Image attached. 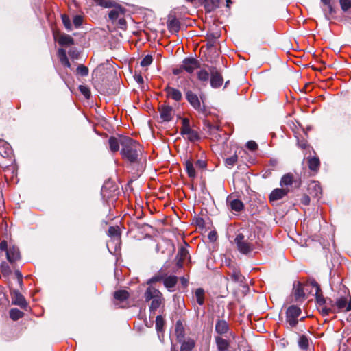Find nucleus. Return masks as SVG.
<instances>
[{
  "label": "nucleus",
  "mask_w": 351,
  "mask_h": 351,
  "mask_svg": "<svg viewBox=\"0 0 351 351\" xmlns=\"http://www.w3.org/2000/svg\"><path fill=\"white\" fill-rule=\"evenodd\" d=\"M288 192L289 190L286 189H276L269 195V200L273 202L281 199L287 195Z\"/></svg>",
  "instance_id": "obj_19"
},
{
  "label": "nucleus",
  "mask_w": 351,
  "mask_h": 351,
  "mask_svg": "<svg viewBox=\"0 0 351 351\" xmlns=\"http://www.w3.org/2000/svg\"><path fill=\"white\" fill-rule=\"evenodd\" d=\"M234 241L237 244L238 250L243 254H247L250 253L254 249L253 244L249 242L247 240H245L244 236L242 234H239L237 235Z\"/></svg>",
  "instance_id": "obj_3"
},
{
  "label": "nucleus",
  "mask_w": 351,
  "mask_h": 351,
  "mask_svg": "<svg viewBox=\"0 0 351 351\" xmlns=\"http://www.w3.org/2000/svg\"><path fill=\"white\" fill-rule=\"evenodd\" d=\"M195 347V341L192 339H188L186 341H182L180 351H191Z\"/></svg>",
  "instance_id": "obj_28"
},
{
  "label": "nucleus",
  "mask_w": 351,
  "mask_h": 351,
  "mask_svg": "<svg viewBox=\"0 0 351 351\" xmlns=\"http://www.w3.org/2000/svg\"><path fill=\"white\" fill-rule=\"evenodd\" d=\"M311 285L315 291L316 301L319 305H324L325 303V299L323 295L320 293L321 289L319 285L315 280L311 282Z\"/></svg>",
  "instance_id": "obj_21"
},
{
  "label": "nucleus",
  "mask_w": 351,
  "mask_h": 351,
  "mask_svg": "<svg viewBox=\"0 0 351 351\" xmlns=\"http://www.w3.org/2000/svg\"><path fill=\"white\" fill-rule=\"evenodd\" d=\"M186 99L188 101V102L191 105V106L198 110V111H202V109L201 108V103L199 99L198 96L193 93L191 90H186Z\"/></svg>",
  "instance_id": "obj_9"
},
{
  "label": "nucleus",
  "mask_w": 351,
  "mask_h": 351,
  "mask_svg": "<svg viewBox=\"0 0 351 351\" xmlns=\"http://www.w3.org/2000/svg\"><path fill=\"white\" fill-rule=\"evenodd\" d=\"M160 112V118L162 121H170L174 115L173 108L168 105H161L158 108Z\"/></svg>",
  "instance_id": "obj_8"
},
{
  "label": "nucleus",
  "mask_w": 351,
  "mask_h": 351,
  "mask_svg": "<svg viewBox=\"0 0 351 351\" xmlns=\"http://www.w3.org/2000/svg\"><path fill=\"white\" fill-rule=\"evenodd\" d=\"M73 21L75 27H78L82 24L83 18L80 15H76L74 16Z\"/></svg>",
  "instance_id": "obj_51"
},
{
  "label": "nucleus",
  "mask_w": 351,
  "mask_h": 351,
  "mask_svg": "<svg viewBox=\"0 0 351 351\" xmlns=\"http://www.w3.org/2000/svg\"><path fill=\"white\" fill-rule=\"evenodd\" d=\"M229 326L225 320H217L215 324V331L219 335H223L228 332Z\"/></svg>",
  "instance_id": "obj_23"
},
{
  "label": "nucleus",
  "mask_w": 351,
  "mask_h": 351,
  "mask_svg": "<svg viewBox=\"0 0 351 351\" xmlns=\"http://www.w3.org/2000/svg\"><path fill=\"white\" fill-rule=\"evenodd\" d=\"M199 68L200 62L195 58L188 57L182 60V69L189 74L193 73L196 69Z\"/></svg>",
  "instance_id": "obj_6"
},
{
  "label": "nucleus",
  "mask_w": 351,
  "mask_h": 351,
  "mask_svg": "<svg viewBox=\"0 0 351 351\" xmlns=\"http://www.w3.org/2000/svg\"><path fill=\"white\" fill-rule=\"evenodd\" d=\"M271 163L272 165L275 166L277 163V161L276 160H271Z\"/></svg>",
  "instance_id": "obj_64"
},
{
  "label": "nucleus",
  "mask_w": 351,
  "mask_h": 351,
  "mask_svg": "<svg viewBox=\"0 0 351 351\" xmlns=\"http://www.w3.org/2000/svg\"><path fill=\"white\" fill-rule=\"evenodd\" d=\"M177 282H178V278L175 276H167L164 279V281H163L164 285L168 289L174 287L175 285H176Z\"/></svg>",
  "instance_id": "obj_30"
},
{
  "label": "nucleus",
  "mask_w": 351,
  "mask_h": 351,
  "mask_svg": "<svg viewBox=\"0 0 351 351\" xmlns=\"http://www.w3.org/2000/svg\"><path fill=\"white\" fill-rule=\"evenodd\" d=\"M293 183V175L291 173H287L282 176L280 180V186H291Z\"/></svg>",
  "instance_id": "obj_33"
},
{
  "label": "nucleus",
  "mask_w": 351,
  "mask_h": 351,
  "mask_svg": "<svg viewBox=\"0 0 351 351\" xmlns=\"http://www.w3.org/2000/svg\"><path fill=\"white\" fill-rule=\"evenodd\" d=\"M301 313V309L295 305H292L288 308L286 312L287 322L289 324L293 327L298 324V317Z\"/></svg>",
  "instance_id": "obj_4"
},
{
  "label": "nucleus",
  "mask_w": 351,
  "mask_h": 351,
  "mask_svg": "<svg viewBox=\"0 0 351 351\" xmlns=\"http://www.w3.org/2000/svg\"><path fill=\"white\" fill-rule=\"evenodd\" d=\"M163 278L162 276L161 275H156L154 277H152V278H150L148 281V283H154V282H159Z\"/></svg>",
  "instance_id": "obj_55"
},
{
  "label": "nucleus",
  "mask_w": 351,
  "mask_h": 351,
  "mask_svg": "<svg viewBox=\"0 0 351 351\" xmlns=\"http://www.w3.org/2000/svg\"><path fill=\"white\" fill-rule=\"evenodd\" d=\"M58 56L60 59V61L64 66H65L68 68L71 67V64H70V62L68 60V58L66 56V51L64 49H58Z\"/></svg>",
  "instance_id": "obj_25"
},
{
  "label": "nucleus",
  "mask_w": 351,
  "mask_h": 351,
  "mask_svg": "<svg viewBox=\"0 0 351 351\" xmlns=\"http://www.w3.org/2000/svg\"><path fill=\"white\" fill-rule=\"evenodd\" d=\"M298 346L301 349L306 350L308 348L309 346V341L308 338L302 335L299 337L298 339Z\"/></svg>",
  "instance_id": "obj_37"
},
{
  "label": "nucleus",
  "mask_w": 351,
  "mask_h": 351,
  "mask_svg": "<svg viewBox=\"0 0 351 351\" xmlns=\"http://www.w3.org/2000/svg\"><path fill=\"white\" fill-rule=\"evenodd\" d=\"M167 25L168 29L171 33H177L180 30V23L178 19L172 14L168 16Z\"/></svg>",
  "instance_id": "obj_10"
},
{
  "label": "nucleus",
  "mask_w": 351,
  "mask_h": 351,
  "mask_svg": "<svg viewBox=\"0 0 351 351\" xmlns=\"http://www.w3.org/2000/svg\"><path fill=\"white\" fill-rule=\"evenodd\" d=\"M184 71V69H182V63L178 66V67L173 69V73L175 75H178L181 74Z\"/></svg>",
  "instance_id": "obj_53"
},
{
  "label": "nucleus",
  "mask_w": 351,
  "mask_h": 351,
  "mask_svg": "<svg viewBox=\"0 0 351 351\" xmlns=\"http://www.w3.org/2000/svg\"><path fill=\"white\" fill-rule=\"evenodd\" d=\"M325 7L322 8L323 13L324 15L325 19L327 21H329L330 19V16L333 14L334 10L330 4L328 3V5H324Z\"/></svg>",
  "instance_id": "obj_39"
},
{
  "label": "nucleus",
  "mask_w": 351,
  "mask_h": 351,
  "mask_svg": "<svg viewBox=\"0 0 351 351\" xmlns=\"http://www.w3.org/2000/svg\"><path fill=\"white\" fill-rule=\"evenodd\" d=\"M208 237H209V239H210V240H212V241H214V240H215V239H216V234H215L214 232H210L209 233Z\"/></svg>",
  "instance_id": "obj_61"
},
{
  "label": "nucleus",
  "mask_w": 351,
  "mask_h": 351,
  "mask_svg": "<svg viewBox=\"0 0 351 351\" xmlns=\"http://www.w3.org/2000/svg\"><path fill=\"white\" fill-rule=\"evenodd\" d=\"M0 250L1 251H5L7 252L8 249V243L5 241H3L0 243Z\"/></svg>",
  "instance_id": "obj_59"
},
{
  "label": "nucleus",
  "mask_w": 351,
  "mask_h": 351,
  "mask_svg": "<svg viewBox=\"0 0 351 351\" xmlns=\"http://www.w3.org/2000/svg\"><path fill=\"white\" fill-rule=\"evenodd\" d=\"M112 10L108 13L109 19L112 23H115L117 19L121 16H125L126 9L121 5L113 1V5L111 6Z\"/></svg>",
  "instance_id": "obj_5"
},
{
  "label": "nucleus",
  "mask_w": 351,
  "mask_h": 351,
  "mask_svg": "<svg viewBox=\"0 0 351 351\" xmlns=\"http://www.w3.org/2000/svg\"><path fill=\"white\" fill-rule=\"evenodd\" d=\"M230 208L232 210L239 212L243 208V204L239 199H233L230 203Z\"/></svg>",
  "instance_id": "obj_34"
},
{
  "label": "nucleus",
  "mask_w": 351,
  "mask_h": 351,
  "mask_svg": "<svg viewBox=\"0 0 351 351\" xmlns=\"http://www.w3.org/2000/svg\"><path fill=\"white\" fill-rule=\"evenodd\" d=\"M238 156L236 154H233L225 160V165L228 168H232L237 162Z\"/></svg>",
  "instance_id": "obj_40"
},
{
  "label": "nucleus",
  "mask_w": 351,
  "mask_h": 351,
  "mask_svg": "<svg viewBox=\"0 0 351 351\" xmlns=\"http://www.w3.org/2000/svg\"><path fill=\"white\" fill-rule=\"evenodd\" d=\"M80 93L86 98L89 99L90 97V91L88 87L83 85L79 86Z\"/></svg>",
  "instance_id": "obj_48"
},
{
  "label": "nucleus",
  "mask_w": 351,
  "mask_h": 351,
  "mask_svg": "<svg viewBox=\"0 0 351 351\" xmlns=\"http://www.w3.org/2000/svg\"><path fill=\"white\" fill-rule=\"evenodd\" d=\"M134 80H136V82L139 84H141L143 83V77L139 75V74H135L134 76Z\"/></svg>",
  "instance_id": "obj_58"
},
{
  "label": "nucleus",
  "mask_w": 351,
  "mask_h": 351,
  "mask_svg": "<svg viewBox=\"0 0 351 351\" xmlns=\"http://www.w3.org/2000/svg\"><path fill=\"white\" fill-rule=\"evenodd\" d=\"M196 166H197L198 167H199L201 169H204V168H205L206 167V163L204 160H198L196 162Z\"/></svg>",
  "instance_id": "obj_60"
},
{
  "label": "nucleus",
  "mask_w": 351,
  "mask_h": 351,
  "mask_svg": "<svg viewBox=\"0 0 351 351\" xmlns=\"http://www.w3.org/2000/svg\"><path fill=\"white\" fill-rule=\"evenodd\" d=\"M340 5L342 10L346 11L351 8V0H340Z\"/></svg>",
  "instance_id": "obj_49"
},
{
  "label": "nucleus",
  "mask_w": 351,
  "mask_h": 351,
  "mask_svg": "<svg viewBox=\"0 0 351 351\" xmlns=\"http://www.w3.org/2000/svg\"><path fill=\"white\" fill-rule=\"evenodd\" d=\"M189 258V253L186 247L184 246H181L178 252L176 259L177 261V266L178 267H182L183 262Z\"/></svg>",
  "instance_id": "obj_15"
},
{
  "label": "nucleus",
  "mask_w": 351,
  "mask_h": 351,
  "mask_svg": "<svg viewBox=\"0 0 351 351\" xmlns=\"http://www.w3.org/2000/svg\"><path fill=\"white\" fill-rule=\"evenodd\" d=\"M152 56L151 55H147L142 59L141 66L143 67H147L152 64Z\"/></svg>",
  "instance_id": "obj_45"
},
{
  "label": "nucleus",
  "mask_w": 351,
  "mask_h": 351,
  "mask_svg": "<svg viewBox=\"0 0 351 351\" xmlns=\"http://www.w3.org/2000/svg\"><path fill=\"white\" fill-rule=\"evenodd\" d=\"M114 299L123 302L129 298V293L125 290H118L114 293Z\"/></svg>",
  "instance_id": "obj_29"
},
{
  "label": "nucleus",
  "mask_w": 351,
  "mask_h": 351,
  "mask_svg": "<svg viewBox=\"0 0 351 351\" xmlns=\"http://www.w3.org/2000/svg\"><path fill=\"white\" fill-rule=\"evenodd\" d=\"M319 167V160L317 158L313 157L308 159V167L312 171H316Z\"/></svg>",
  "instance_id": "obj_38"
},
{
  "label": "nucleus",
  "mask_w": 351,
  "mask_h": 351,
  "mask_svg": "<svg viewBox=\"0 0 351 351\" xmlns=\"http://www.w3.org/2000/svg\"><path fill=\"white\" fill-rule=\"evenodd\" d=\"M14 274L17 278L19 285L21 286L23 284V276L19 270H16Z\"/></svg>",
  "instance_id": "obj_56"
},
{
  "label": "nucleus",
  "mask_w": 351,
  "mask_h": 351,
  "mask_svg": "<svg viewBox=\"0 0 351 351\" xmlns=\"http://www.w3.org/2000/svg\"><path fill=\"white\" fill-rule=\"evenodd\" d=\"M336 306L339 311H350L351 310V300L348 302L346 298H339L336 301Z\"/></svg>",
  "instance_id": "obj_18"
},
{
  "label": "nucleus",
  "mask_w": 351,
  "mask_h": 351,
  "mask_svg": "<svg viewBox=\"0 0 351 351\" xmlns=\"http://www.w3.org/2000/svg\"><path fill=\"white\" fill-rule=\"evenodd\" d=\"M194 297L199 305L202 306L204 304L205 291L202 288H198L195 290Z\"/></svg>",
  "instance_id": "obj_26"
},
{
  "label": "nucleus",
  "mask_w": 351,
  "mask_h": 351,
  "mask_svg": "<svg viewBox=\"0 0 351 351\" xmlns=\"http://www.w3.org/2000/svg\"><path fill=\"white\" fill-rule=\"evenodd\" d=\"M330 310L329 308H327L326 307L322 308V312L324 315H328Z\"/></svg>",
  "instance_id": "obj_62"
},
{
  "label": "nucleus",
  "mask_w": 351,
  "mask_h": 351,
  "mask_svg": "<svg viewBox=\"0 0 351 351\" xmlns=\"http://www.w3.org/2000/svg\"><path fill=\"white\" fill-rule=\"evenodd\" d=\"M293 293L296 300H300L304 297V290L300 283L298 282V285L294 287Z\"/></svg>",
  "instance_id": "obj_36"
},
{
  "label": "nucleus",
  "mask_w": 351,
  "mask_h": 351,
  "mask_svg": "<svg viewBox=\"0 0 351 351\" xmlns=\"http://www.w3.org/2000/svg\"><path fill=\"white\" fill-rule=\"evenodd\" d=\"M141 152V145L132 138L128 137V138H123V141H122L121 154L123 159L130 162H136Z\"/></svg>",
  "instance_id": "obj_1"
},
{
  "label": "nucleus",
  "mask_w": 351,
  "mask_h": 351,
  "mask_svg": "<svg viewBox=\"0 0 351 351\" xmlns=\"http://www.w3.org/2000/svg\"><path fill=\"white\" fill-rule=\"evenodd\" d=\"M192 129L190 126V121L188 118H183L182 119V128L180 130V134L182 135L186 134L187 132H189Z\"/></svg>",
  "instance_id": "obj_32"
},
{
  "label": "nucleus",
  "mask_w": 351,
  "mask_h": 351,
  "mask_svg": "<svg viewBox=\"0 0 351 351\" xmlns=\"http://www.w3.org/2000/svg\"><path fill=\"white\" fill-rule=\"evenodd\" d=\"M247 147L252 151L256 150L258 147L257 143L254 141H250L246 144Z\"/></svg>",
  "instance_id": "obj_52"
},
{
  "label": "nucleus",
  "mask_w": 351,
  "mask_h": 351,
  "mask_svg": "<svg viewBox=\"0 0 351 351\" xmlns=\"http://www.w3.org/2000/svg\"><path fill=\"white\" fill-rule=\"evenodd\" d=\"M175 332L177 339L179 342H182L184 339V327L181 321H178L176 324Z\"/></svg>",
  "instance_id": "obj_22"
},
{
  "label": "nucleus",
  "mask_w": 351,
  "mask_h": 351,
  "mask_svg": "<svg viewBox=\"0 0 351 351\" xmlns=\"http://www.w3.org/2000/svg\"><path fill=\"white\" fill-rule=\"evenodd\" d=\"M185 168H186L187 174L190 178H193L196 176V172H195V168L193 167V163L191 161H189V160L186 161Z\"/></svg>",
  "instance_id": "obj_35"
},
{
  "label": "nucleus",
  "mask_w": 351,
  "mask_h": 351,
  "mask_svg": "<svg viewBox=\"0 0 351 351\" xmlns=\"http://www.w3.org/2000/svg\"><path fill=\"white\" fill-rule=\"evenodd\" d=\"M301 203L304 205H308L310 204V197L306 195H303L301 199Z\"/></svg>",
  "instance_id": "obj_57"
},
{
  "label": "nucleus",
  "mask_w": 351,
  "mask_h": 351,
  "mask_svg": "<svg viewBox=\"0 0 351 351\" xmlns=\"http://www.w3.org/2000/svg\"><path fill=\"white\" fill-rule=\"evenodd\" d=\"M145 301L152 300L149 310L151 312H154L160 306L162 300V293L156 289L149 287L144 294Z\"/></svg>",
  "instance_id": "obj_2"
},
{
  "label": "nucleus",
  "mask_w": 351,
  "mask_h": 351,
  "mask_svg": "<svg viewBox=\"0 0 351 351\" xmlns=\"http://www.w3.org/2000/svg\"><path fill=\"white\" fill-rule=\"evenodd\" d=\"M165 324V320L161 315H158L156 318V329L160 332L163 330V326Z\"/></svg>",
  "instance_id": "obj_41"
},
{
  "label": "nucleus",
  "mask_w": 351,
  "mask_h": 351,
  "mask_svg": "<svg viewBox=\"0 0 351 351\" xmlns=\"http://www.w3.org/2000/svg\"><path fill=\"white\" fill-rule=\"evenodd\" d=\"M6 256L10 263H14L20 258L19 248L16 246L10 247L7 250Z\"/></svg>",
  "instance_id": "obj_14"
},
{
  "label": "nucleus",
  "mask_w": 351,
  "mask_h": 351,
  "mask_svg": "<svg viewBox=\"0 0 351 351\" xmlns=\"http://www.w3.org/2000/svg\"><path fill=\"white\" fill-rule=\"evenodd\" d=\"M61 18H62V23H63L65 28L68 31H71L72 29V25H71V20H70L69 17L66 14H62L61 16Z\"/></svg>",
  "instance_id": "obj_43"
},
{
  "label": "nucleus",
  "mask_w": 351,
  "mask_h": 351,
  "mask_svg": "<svg viewBox=\"0 0 351 351\" xmlns=\"http://www.w3.org/2000/svg\"><path fill=\"white\" fill-rule=\"evenodd\" d=\"M77 74L81 76H87L88 75V69L83 64H80L77 68Z\"/></svg>",
  "instance_id": "obj_46"
},
{
  "label": "nucleus",
  "mask_w": 351,
  "mask_h": 351,
  "mask_svg": "<svg viewBox=\"0 0 351 351\" xmlns=\"http://www.w3.org/2000/svg\"><path fill=\"white\" fill-rule=\"evenodd\" d=\"M186 135H187L188 139L192 142L196 141L199 138L198 133L193 130H190Z\"/></svg>",
  "instance_id": "obj_44"
},
{
  "label": "nucleus",
  "mask_w": 351,
  "mask_h": 351,
  "mask_svg": "<svg viewBox=\"0 0 351 351\" xmlns=\"http://www.w3.org/2000/svg\"><path fill=\"white\" fill-rule=\"evenodd\" d=\"M115 23L119 28L123 30H125L127 29V22L124 19V16H121L120 19H117Z\"/></svg>",
  "instance_id": "obj_47"
},
{
  "label": "nucleus",
  "mask_w": 351,
  "mask_h": 351,
  "mask_svg": "<svg viewBox=\"0 0 351 351\" xmlns=\"http://www.w3.org/2000/svg\"><path fill=\"white\" fill-rule=\"evenodd\" d=\"M200 2L207 12L215 10L219 7L220 4V0H201Z\"/></svg>",
  "instance_id": "obj_17"
},
{
  "label": "nucleus",
  "mask_w": 351,
  "mask_h": 351,
  "mask_svg": "<svg viewBox=\"0 0 351 351\" xmlns=\"http://www.w3.org/2000/svg\"><path fill=\"white\" fill-rule=\"evenodd\" d=\"M228 266L232 271V272L229 274L231 280L235 282H242L243 276L241 275L239 269L234 265L232 264L230 261H229Z\"/></svg>",
  "instance_id": "obj_11"
},
{
  "label": "nucleus",
  "mask_w": 351,
  "mask_h": 351,
  "mask_svg": "<svg viewBox=\"0 0 351 351\" xmlns=\"http://www.w3.org/2000/svg\"><path fill=\"white\" fill-rule=\"evenodd\" d=\"M12 303L15 305L25 307L26 306V301L24 297L17 290H12L11 291Z\"/></svg>",
  "instance_id": "obj_16"
},
{
  "label": "nucleus",
  "mask_w": 351,
  "mask_h": 351,
  "mask_svg": "<svg viewBox=\"0 0 351 351\" xmlns=\"http://www.w3.org/2000/svg\"><path fill=\"white\" fill-rule=\"evenodd\" d=\"M324 5H328L330 3V0H321Z\"/></svg>",
  "instance_id": "obj_63"
},
{
  "label": "nucleus",
  "mask_w": 351,
  "mask_h": 351,
  "mask_svg": "<svg viewBox=\"0 0 351 351\" xmlns=\"http://www.w3.org/2000/svg\"><path fill=\"white\" fill-rule=\"evenodd\" d=\"M58 43L61 45H71L73 44L74 40L71 36L64 34L60 37Z\"/></svg>",
  "instance_id": "obj_31"
},
{
  "label": "nucleus",
  "mask_w": 351,
  "mask_h": 351,
  "mask_svg": "<svg viewBox=\"0 0 351 351\" xmlns=\"http://www.w3.org/2000/svg\"><path fill=\"white\" fill-rule=\"evenodd\" d=\"M209 71L210 73V86L213 88H219L223 82L221 74L215 67L213 66L209 69Z\"/></svg>",
  "instance_id": "obj_7"
},
{
  "label": "nucleus",
  "mask_w": 351,
  "mask_h": 351,
  "mask_svg": "<svg viewBox=\"0 0 351 351\" xmlns=\"http://www.w3.org/2000/svg\"><path fill=\"white\" fill-rule=\"evenodd\" d=\"M23 313L17 308H12L10 311V318L13 320H17L22 317Z\"/></svg>",
  "instance_id": "obj_42"
},
{
  "label": "nucleus",
  "mask_w": 351,
  "mask_h": 351,
  "mask_svg": "<svg viewBox=\"0 0 351 351\" xmlns=\"http://www.w3.org/2000/svg\"><path fill=\"white\" fill-rule=\"evenodd\" d=\"M69 54L73 59H77L79 56L78 51L75 49H71L69 51Z\"/></svg>",
  "instance_id": "obj_54"
},
{
  "label": "nucleus",
  "mask_w": 351,
  "mask_h": 351,
  "mask_svg": "<svg viewBox=\"0 0 351 351\" xmlns=\"http://www.w3.org/2000/svg\"><path fill=\"white\" fill-rule=\"evenodd\" d=\"M128 136H119V138H116L114 136H111L109 140V147L110 149L112 152H116L119 149V146L122 147V141L123 138H128Z\"/></svg>",
  "instance_id": "obj_13"
},
{
  "label": "nucleus",
  "mask_w": 351,
  "mask_h": 351,
  "mask_svg": "<svg viewBox=\"0 0 351 351\" xmlns=\"http://www.w3.org/2000/svg\"><path fill=\"white\" fill-rule=\"evenodd\" d=\"M108 234L110 237H119V230L117 227L110 226L108 229Z\"/></svg>",
  "instance_id": "obj_50"
},
{
  "label": "nucleus",
  "mask_w": 351,
  "mask_h": 351,
  "mask_svg": "<svg viewBox=\"0 0 351 351\" xmlns=\"http://www.w3.org/2000/svg\"><path fill=\"white\" fill-rule=\"evenodd\" d=\"M216 343L219 351H226L229 347V343L227 340L220 337H215Z\"/></svg>",
  "instance_id": "obj_27"
},
{
  "label": "nucleus",
  "mask_w": 351,
  "mask_h": 351,
  "mask_svg": "<svg viewBox=\"0 0 351 351\" xmlns=\"http://www.w3.org/2000/svg\"><path fill=\"white\" fill-rule=\"evenodd\" d=\"M164 90L166 93L167 97L171 98L176 101H180L182 99V93L176 88L167 86Z\"/></svg>",
  "instance_id": "obj_12"
},
{
  "label": "nucleus",
  "mask_w": 351,
  "mask_h": 351,
  "mask_svg": "<svg viewBox=\"0 0 351 351\" xmlns=\"http://www.w3.org/2000/svg\"><path fill=\"white\" fill-rule=\"evenodd\" d=\"M309 193L314 197L319 198L322 194V188L317 182L313 181L308 184Z\"/></svg>",
  "instance_id": "obj_20"
},
{
  "label": "nucleus",
  "mask_w": 351,
  "mask_h": 351,
  "mask_svg": "<svg viewBox=\"0 0 351 351\" xmlns=\"http://www.w3.org/2000/svg\"><path fill=\"white\" fill-rule=\"evenodd\" d=\"M210 75V71H208L205 69H200L197 72V77L198 80H199L204 84L208 83Z\"/></svg>",
  "instance_id": "obj_24"
}]
</instances>
